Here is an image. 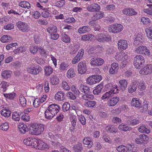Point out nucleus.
<instances>
[{"label":"nucleus","instance_id":"09e8293b","mask_svg":"<svg viewBox=\"0 0 152 152\" xmlns=\"http://www.w3.org/2000/svg\"><path fill=\"white\" fill-rule=\"evenodd\" d=\"M35 67H33L32 68H28L27 69V71L28 72L34 75H36L38 74Z\"/></svg>","mask_w":152,"mask_h":152},{"label":"nucleus","instance_id":"37998d69","mask_svg":"<svg viewBox=\"0 0 152 152\" xmlns=\"http://www.w3.org/2000/svg\"><path fill=\"white\" fill-rule=\"evenodd\" d=\"M4 96L7 98L13 100L16 96V94L14 93H12L9 94H4Z\"/></svg>","mask_w":152,"mask_h":152},{"label":"nucleus","instance_id":"774afa93","mask_svg":"<svg viewBox=\"0 0 152 152\" xmlns=\"http://www.w3.org/2000/svg\"><path fill=\"white\" fill-rule=\"evenodd\" d=\"M14 24L12 23H10L7 24V25L4 26V28L7 30H11L13 29L14 28Z\"/></svg>","mask_w":152,"mask_h":152},{"label":"nucleus","instance_id":"1a4fd4ad","mask_svg":"<svg viewBox=\"0 0 152 152\" xmlns=\"http://www.w3.org/2000/svg\"><path fill=\"white\" fill-rule=\"evenodd\" d=\"M148 139V136L145 134L140 135L139 137L135 139V142L137 144H143L146 142Z\"/></svg>","mask_w":152,"mask_h":152},{"label":"nucleus","instance_id":"603ef678","mask_svg":"<svg viewBox=\"0 0 152 152\" xmlns=\"http://www.w3.org/2000/svg\"><path fill=\"white\" fill-rule=\"evenodd\" d=\"M62 40L65 43H68L70 42V39L69 37L66 35V34H64L62 35Z\"/></svg>","mask_w":152,"mask_h":152},{"label":"nucleus","instance_id":"a878e982","mask_svg":"<svg viewBox=\"0 0 152 152\" xmlns=\"http://www.w3.org/2000/svg\"><path fill=\"white\" fill-rule=\"evenodd\" d=\"M45 115L46 118L50 119L53 118L55 115L52 113V112L47 108L45 111Z\"/></svg>","mask_w":152,"mask_h":152},{"label":"nucleus","instance_id":"c756f323","mask_svg":"<svg viewBox=\"0 0 152 152\" xmlns=\"http://www.w3.org/2000/svg\"><path fill=\"white\" fill-rule=\"evenodd\" d=\"M103 84L101 83L98 85L95 89L93 91V93L94 94H98L100 93L103 87Z\"/></svg>","mask_w":152,"mask_h":152},{"label":"nucleus","instance_id":"f704fd0d","mask_svg":"<svg viewBox=\"0 0 152 152\" xmlns=\"http://www.w3.org/2000/svg\"><path fill=\"white\" fill-rule=\"evenodd\" d=\"M113 91H111L106 92L102 97V99L107 100L111 98L113 96Z\"/></svg>","mask_w":152,"mask_h":152},{"label":"nucleus","instance_id":"5701e85b","mask_svg":"<svg viewBox=\"0 0 152 152\" xmlns=\"http://www.w3.org/2000/svg\"><path fill=\"white\" fill-rule=\"evenodd\" d=\"M131 105L136 107H141V104L140 102L138 99L137 98H133L131 103Z\"/></svg>","mask_w":152,"mask_h":152},{"label":"nucleus","instance_id":"13d9d810","mask_svg":"<svg viewBox=\"0 0 152 152\" xmlns=\"http://www.w3.org/2000/svg\"><path fill=\"white\" fill-rule=\"evenodd\" d=\"M70 107V106L69 103L67 102H65L62 106L63 110L64 112H66L69 109Z\"/></svg>","mask_w":152,"mask_h":152},{"label":"nucleus","instance_id":"338daca9","mask_svg":"<svg viewBox=\"0 0 152 152\" xmlns=\"http://www.w3.org/2000/svg\"><path fill=\"white\" fill-rule=\"evenodd\" d=\"M25 51V48L21 47L17 48L16 49L14 50L13 52L15 54L22 53Z\"/></svg>","mask_w":152,"mask_h":152},{"label":"nucleus","instance_id":"6e6d98bb","mask_svg":"<svg viewBox=\"0 0 152 152\" xmlns=\"http://www.w3.org/2000/svg\"><path fill=\"white\" fill-rule=\"evenodd\" d=\"M34 139H32L31 140L29 138V139H25L23 140V142L26 145L31 146L32 145V143L34 141Z\"/></svg>","mask_w":152,"mask_h":152},{"label":"nucleus","instance_id":"bf43d9fd","mask_svg":"<svg viewBox=\"0 0 152 152\" xmlns=\"http://www.w3.org/2000/svg\"><path fill=\"white\" fill-rule=\"evenodd\" d=\"M68 66V64L64 62H63L60 64L59 69L61 71L65 70H66V68Z\"/></svg>","mask_w":152,"mask_h":152},{"label":"nucleus","instance_id":"4468645a","mask_svg":"<svg viewBox=\"0 0 152 152\" xmlns=\"http://www.w3.org/2000/svg\"><path fill=\"white\" fill-rule=\"evenodd\" d=\"M119 67L118 63H113L111 65V68L109 71L110 74L114 75L116 74L118 72Z\"/></svg>","mask_w":152,"mask_h":152},{"label":"nucleus","instance_id":"c03bdc74","mask_svg":"<svg viewBox=\"0 0 152 152\" xmlns=\"http://www.w3.org/2000/svg\"><path fill=\"white\" fill-rule=\"evenodd\" d=\"M1 114L5 117L10 116L11 114V112L8 109L3 110L1 111Z\"/></svg>","mask_w":152,"mask_h":152},{"label":"nucleus","instance_id":"f03ea898","mask_svg":"<svg viewBox=\"0 0 152 152\" xmlns=\"http://www.w3.org/2000/svg\"><path fill=\"white\" fill-rule=\"evenodd\" d=\"M102 77L99 75H93L87 78L86 83L92 85L98 83L102 80Z\"/></svg>","mask_w":152,"mask_h":152},{"label":"nucleus","instance_id":"680f3d73","mask_svg":"<svg viewBox=\"0 0 152 152\" xmlns=\"http://www.w3.org/2000/svg\"><path fill=\"white\" fill-rule=\"evenodd\" d=\"M116 149L119 152H126L127 147L124 145H121L117 147Z\"/></svg>","mask_w":152,"mask_h":152},{"label":"nucleus","instance_id":"9d476101","mask_svg":"<svg viewBox=\"0 0 152 152\" xmlns=\"http://www.w3.org/2000/svg\"><path fill=\"white\" fill-rule=\"evenodd\" d=\"M100 9V6L95 3L90 4L87 7V10L91 12H98Z\"/></svg>","mask_w":152,"mask_h":152},{"label":"nucleus","instance_id":"69168bd1","mask_svg":"<svg viewBox=\"0 0 152 152\" xmlns=\"http://www.w3.org/2000/svg\"><path fill=\"white\" fill-rule=\"evenodd\" d=\"M30 51L33 54H36L38 51V47L34 46H30L29 49Z\"/></svg>","mask_w":152,"mask_h":152},{"label":"nucleus","instance_id":"de8ad7c7","mask_svg":"<svg viewBox=\"0 0 152 152\" xmlns=\"http://www.w3.org/2000/svg\"><path fill=\"white\" fill-rule=\"evenodd\" d=\"M92 35L90 34L84 35L82 37L81 39L83 41H91L92 39Z\"/></svg>","mask_w":152,"mask_h":152},{"label":"nucleus","instance_id":"f3484780","mask_svg":"<svg viewBox=\"0 0 152 152\" xmlns=\"http://www.w3.org/2000/svg\"><path fill=\"white\" fill-rule=\"evenodd\" d=\"M105 130L108 133H116L118 131V129L114 126L110 125L105 127Z\"/></svg>","mask_w":152,"mask_h":152},{"label":"nucleus","instance_id":"052dcab7","mask_svg":"<svg viewBox=\"0 0 152 152\" xmlns=\"http://www.w3.org/2000/svg\"><path fill=\"white\" fill-rule=\"evenodd\" d=\"M141 22H142L143 24L147 25L150 23L151 21L148 18L142 17L141 19Z\"/></svg>","mask_w":152,"mask_h":152},{"label":"nucleus","instance_id":"58836bf2","mask_svg":"<svg viewBox=\"0 0 152 152\" xmlns=\"http://www.w3.org/2000/svg\"><path fill=\"white\" fill-rule=\"evenodd\" d=\"M73 149L76 152H81L83 149L82 144L79 143L77 144L74 145Z\"/></svg>","mask_w":152,"mask_h":152},{"label":"nucleus","instance_id":"0eeeda50","mask_svg":"<svg viewBox=\"0 0 152 152\" xmlns=\"http://www.w3.org/2000/svg\"><path fill=\"white\" fill-rule=\"evenodd\" d=\"M144 37L141 34H138L135 36L133 44L137 47L138 45H142L144 41Z\"/></svg>","mask_w":152,"mask_h":152},{"label":"nucleus","instance_id":"dca6fc26","mask_svg":"<svg viewBox=\"0 0 152 152\" xmlns=\"http://www.w3.org/2000/svg\"><path fill=\"white\" fill-rule=\"evenodd\" d=\"M47 98V96L46 95H43L41 99L36 98L35 99L34 101L33 102V104L34 107H37L38 105L39 104V103H36V102H37V103L39 102L42 103L44 102L46 99Z\"/></svg>","mask_w":152,"mask_h":152},{"label":"nucleus","instance_id":"cd10ccee","mask_svg":"<svg viewBox=\"0 0 152 152\" xmlns=\"http://www.w3.org/2000/svg\"><path fill=\"white\" fill-rule=\"evenodd\" d=\"M118 128L123 131H130L132 129V128L127 126L126 125L122 123L119 125Z\"/></svg>","mask_w":152,"mask_h":152},{"label":"nucleus","instance_id":"6e6552de","mask_svg":"<svg viewBox=\"0 0 152 152\" xmlns=\"http://www.w3.org/2000/svg\"><path fill=\"white\" fill-rule=\"evenodd\" d=\"M152 72V65L151 64H148L142 68L140 71V73L144 75L150 74Z\"/></svg>","mask_w":152,"mask_h":152},{"label":"nucleus","instance_id":"6ab92c4d","mask_svg":"<svg viewBox=\"0 0 152 152\" xmlns=\"http://www.w3.org/2000/svg\"><path fill=\"white\" fill-rule=\"evenodd\" d=\"M29 128V132L31 134L38 135L37 124H32Z\"/></svg>","mask_w":152,"mask_h":152},{"label":"nucleus","instance_id":"f8f14e48","mask_svg":"<svg viewBox=\"0 0 152 152\" xmlns=\"http://www.w3.org/2000/svg\"><path fill=\"white\" fill-rule=\"evenodd\" d=\"M48 108L52 112V113L54 114L55 115L58 112L60 109L59 106L56 104H53L49 105Z\"/></svg>","mask_w":152,"mask_h":152},{"label":"nucleus","instance_id":"412c9836","mask_svg":"<svg viewBox=\"0 0 152 152\" xmlns=\"http://www.w3.org/2000/svg\"><path fill=\"white\" fill-rule=\"evenodd\" d=\"M120 84L119 87L122 91H124L126 89L128 84V82L125 79L121 80L119 81Z\"/></svg>","mask_w":152,"mask_h":152},{"label":"nucleus","instance_id":"393cba45","mask_svg":"<svg viewBox=\"0 0 152 152\" xmlns=\"http://www.w3.org/2000/svg\"><path fill=\"white\" fill-rule=\"evenodd\" d=\"M65 94L61 91H59L56 94L55 98L56 100L61 101L64 100L65 98Z\"/></svg>","mask_w":152,"mask_h":152},{"label":"nucleus","instance_id":"79ce46f5","mask_svg":"<svg viewBox=\"0 0 152 152\" xmlns=\"http://www.w3.org/2000/svg\"><path fill=\"white\" fill-rule=\"evenodd\" d=\"M53 70L50 66H46L45 67V75L46 76H49L53 72Z\"/></svg>","mask_w":152,"mask_h":152},{"label":"nucleus","instance_id":"a18cd8bd","mask_svg":"<svg viewBox=\"0 0 152 152\" xmlns=\"http://www.w3.org/2000/svg\"><path fill=\"white\" fill-rule=\"evenodd\" d=\"M20 6L22 7L25 8H27L28 9L31 7V6L30 4L26 1H22L20 3Z\"/></svg>","mask_w":152,"mask_h":152},{"label":"nucleus","instance_id":"7ed1b4c3","mask_svg":"<svg viewBox=\"0 0 152 152\" xmlns=\"http://www.w3.org/2000/svg\"><path fill=\"white\" fill-rule=\"evenodd\" d=\"M16 24L17 28L23 32H28L29 31L28 25L25 22L19 21Z\"/></svg>","mask_w":152,"mask_h":152},{"label":"nucleus","instance_id":"5fc2aeb1","mask_svg":"<svg viewBox=\"0 0 152 152\" xmlns=\"http://www.w3.org/2000/svg\"><path fill=\"white\" fill-rule=\"evenodd\" d=\"M138 130L139 132L142 133H148L150 132V130L146 128L144 126H141L139 128Z\"/></svg>","mask_w":152,"mask_h":152},{"label":"nucleus","instance_id":"8fccbe9b","mask_svg":"<svg viewBox=\"0 0 152 152\" xmlns=\"http://www.w3.org/2000/svg\"><path fill=\"white\" fill-rule=\"evenodd\" d=\"M47 30V31L51 34L53 33L57 32V28L55 26H53L51 27L48 28Z\"/></svg>","mask_w":152,"mask_h":152},{"label":"nucleus","instance_id":"0e129e2a","mask_svg":"<svg viewBox=\"0 0 152 152\" xmlns=\"http://www.w3.org/2000/svg\"><path fill=\"white\" fill-rule=\"evenodd\" d=\"M38 135L40 134L43 131L44 128V126L42 124H37Z\"/></svg>","mask_w":152,"mask_h":152},{"label":"nucleus","instance_id":"a19ab883","mask_svg":"<svg viewBox=\"0 0 152 152\" xmlns=\"http://www.w3.org/2000/svg\"><path fill=\"white\" fill-rule=\"evenodd\" d=\"M94 98V95L92 94H84L82 96L83 99L86 101H90L92 100Z\"/></svg>","mask_w":152,"mask_h":152},{"label":"nucleus","instance_id":"b1692460","mask_svg":"<svg viewBox=\"0 0 152 152\" xmlns=\"http://www.w3.org/2000/svg\"><path fill=\"white\" fill-rule=\"evenodd\" d=\"M137 87V85L135 83H131L128 87V91L129 93H132L136 90Z\"/></svg>","mask_w":152,"mask_h":152},{"label":"nucleus","instance_id":"e2e57ef3","mask_svg":"<svg viewBox=\"0 0 152 152\" xmlns=\"http://www.w3.org/2000/svg\"><path fill=\"white\" fill-rule=\"evenodd\" d=\"M9 128L8 124L7 123H4L0 126V129L3 131L7 130Z\"/></svg>","mask_w":152,"mask_h":152},{"label":"nucleus","instance_id":"39448f33","mask_svg":"<svg viewBox=\"0 0 152 152\" xmlns=\"http://www.w3.org/2000/svg\"><path fill=\"white\" fill-rule=\"evenodd\" d=\"M123 28V26L121 24L116 23L110 26L109 28V30L110 32H112V33H116L121 31Z\"/></svg>","mask_w":152,"mask_h":152},{"label":"nucleus","instance_id":"3c124183","mask_svg":"<svg viewBox=\"0 0 152 152\" xmlns=\"http://www.w3.org/2000/svg\"><path fill=\"white\" fill-rule=\"evenodd\" d=\"M149 7L148 9L144 10V12L148 14L152 15V4H148Z\"/></svg>","mask_w":152,"mask_h":152},{"label":"nucleus","instance_id":"4c0bfd02","mask_svg":"<svg viewBox=\"0 0 152 152\" xmlns=\"http://www.w3.org/2000/svg\"><path fill=\"white\" fill-rule=\"evenodd\" d=\"M145 31L147 33V36L150 41H152V26L148 27Z\"/></svg>","mask_w":152,"mask_h":152},{"label":"nucleus","instance_id":"c9c22d12","mask_svg":"<svg viewBox=\"0 0 152 152\" xmlns=\"http://www.w3.org/2000/svg\"><path fill=\"white\" fill-rule=\"evenodd\" d=\"M7 83L5 81H2L0 84V92H4L5 91L8 86Z\"/></svg>","mask_w":152,"mask_h":152},{"label":"nucleus","instance_id":"72a5a7b5","mask_svg":"<svg viewBox=\"0 0 152 152\" xmlns=\"http://www.w3.org/2000/svg\"><path fill=\"white\" fill-rule=\"evenodd\" d=\"M50 82L53 85H56L59 83V79L56 75H53L50 77Z\"/></svg>","mask_w":152,"mask_h":152},{"label":"nucleus","instance_id":"e433bc0d","mask_svg":"<svg viewBox=\"0 0 152 152\" xmlns=\"http://www.w3.org/2000/svg\"><path fill=\"white\" fill-rule=\"evenodd\" d=\"M96 104V102L94 101H89L85 102L84 105L88 107H95Z\"/></svg>","mask_w":152,"mask_h":152},{"label":"nucleus","instance_id":"f257e3e1","mask_svg":"<svg viewBox=\"0 0 152 152\" xmlns=\"http://www.w3.org/2000/svg\"><path fill=\"white\" fill-rule=\"evenodd\" d=\"M145 62L144 57L141 55H137L134 58V65L135 68L138 69H139Z\"/></svg>","mask_w":152,"mask_h":152},{"label":"nucleus","instance_id":"c85d7f7f","mask_svg":"<svg viewBox=\"0 0 152 152\" xmlns=\"http://www.w3.org/2000/svg\"><path fill=\"white\" fill-rule=\"evenodd\" d=\"M48 135L50 136L51 139L57 142L61 139V135L60 134H56L55 135H53L51 133H48Z\"/></svg>","mask_w":152,"mask_h":152},{"label":"nucleus","instance_id":"49530a36","mask_svg":"<svg viewBox=\"0 0 152 152\" xmlns=\"http://www.w3.org/2000/svg\"><path fill=\"white\" fill-rule=\"evenodd\" d=\"M127 124L129 125L134 126L138 124L139 123V121L137 119L129 120L127 121Z\"/></svg>","mask_w":152,"mask_h":152},{"label":"nucleus","instance_id":"ddd939ff","mask_svg":"<svg viewBox=\"0 0 152 152\" xmlns=\"http://www.w3.org/2000/svg\"><path fill=\"white\" fill-rule=\"evenodd\" d=\"M37 144L36 147L39 150H43L47 148L48 146L45 142L42 140L39 139L37 141Z\"/></svg>","mask_w":152,"mask_h":152},{"label":"nucleus","instance_id":"4d7b16f0","mask_svg":"<svg viewBox=\"0 0 152 152\" xmlns=\"http://www.w3.org/2000/svg\"><path fill=\"white\" fill-rule=\"evenodd\" d=\"M21 114H19L18 113L14 112L12 114V119L16 121H18L20 120V117L21 116Z\"/></svg>","mask_w":152,"mask_h":152},{"label":"nucleus","instance_id":"423d86ee","mask_svg":"<svg viewBox=\"0 0 152 152\" xmlns=\"http://www.w3.org/2000/svg\"><path fill=\"white\" fill-rule=\"evenodd\" d=\"M104 62V60L102 58L94 57L91 59L90 64L93 66H99L102 65Z\"/></svg>","mask_w":152,"mask_h":152},{"label":"nucleus","instance_id":"ea45409f","mask_svg":"<svg viewBox=\"0 0 152 152\" xmlns=\"http://www.w3.org/2000/svg\"><path fill=\"white\" fill-rule=\"evenodd\" d=\"M12 40V39L7 35H4L2 36L0 39L1 41L3 43H6Z\"/></svg>","mask_w":152,"mask_h":152},{"label":"nucleus","instance_id":"2f4dec72","mask_svg":"<svg viewBox=\"0 0 152 152\" xmlns=\"http://www.w3.org/2000/svg\"><path fill=\"white\" fill-rule=\"evenodd\" d=\"M18 128L20 132L23 134H25L28 131V128L25 124H23L20 125Z\"/></svg>","mask_w":152,"mask_h":152},{"label":"nucleus","instance_id":"473e14b6","mask_svg":"<svg viewBox=\"0 0 152 152\" xmlns=\"http://www.w3.org/2000/svg\"><path fill=\"white\" fill-rule=\"evenodd\" d=\"M67 76L69 78H73L75 77L76 74L73 68H70L67 73Z\"/></svg>","mask_w":152,"mask_h":152},{"label":"nucleus","instance_id":"aec40b11","mask_svg":"<svg viewBox=\"0 0 152 152\" xmlns=\"http://www.w3.org/2000/svg\"><path fill=\"white\" fill-rule=\"evenodd\" d=\"M83 143L84 145H87V147L89 148H91L93 145L92 140L90 138L86 137L83 140Z\"/></svg>","mask_w":152,"mask_h":152},{"label":"nucleus","instance_id":"2eb2a0df","mask_svg":"<svg viewBox=\"0 0 152 152\" xmlns=\"http://www.w3.org/2000/svg\"><path fill=\"white\" fill-rule=\"evenodd\" d=\"M118 49L122 50L126 49L128 47L127 41L125 40H121L118 41Z\"/></svg>","mask_w":152,"mask_h":152},{"label":"nucleus","instance_id":"20e7f679","mask_svg":"<svg viewBox=\"0 0 152 152\" xmlns=\"http://www.w3.org/2000/svg\"><path fill=\"white\" fill-rule=\"evenodd\" d=\"M135 51L137 54H144L145 55L149 56L150 55V50L147 47L143 45H141L136 48Z\"/></svg>","mask_w":152,"mask_h":152},{"label":"nucleus","instance_id":"9b49d317","mask_svg":"<svg viewBox=\"0 0 152 152\" xmlns=\"http://www.w3.org/2000/svg\"><path fill=\"white\" fill-rule=\"evenodd\" d=\"M78 68L79 73L81 74L85 73L87 70L86 63L85 62H80L78 65Z\"/></svg>","mask_w":152,"mask_h":152},{"label":"nucleus","instance_id":"864d4df0","mask_svg":"<svg viewBox=\"0 0 152 152\" xmlns=\"http://www.w3.org/2000/svg\"><path fill=\"white\" fill-rule=\"evenodd\" d=\"M104 15V14L103 12L100 13H97L95 15L93 16L92 18L95 21L102 18L103 17Z\"/></svg>","mask_w":152,"mask_h":152},{"label":"nucleus","instance_id":"a211bd4d","mask_svg":"<svg viewBox=\"0 0 152 152\" xmlns=\"http://www.w3.org/2000/svg\"><path fill=\"white\" fill-rule=\"evenodd\" d=\"M119 100V98L118 97H114L108 101V105L110 106H114L117 104Z\"/></svg>","mask_w":152,"mask_h":152},{"label":"nucleus","instance_id":"4be33fe9","mask_svg":"<svg viewBox=\"0 0 152 152\" xmlns=\"http://www.w3.org/2000/svg\"><path fill=\"white\" fill-rule=\"evenodd\" d=\"M12 72L10 70H5L2 72L1 75L2 77L6 79L10 78L11 76Z\"/></svg>","mask_w":152,"mask_h":152},{"label":"nucleus","instance_id":"bb28decb","mask_svg":"<svg viewBox=\"0 0 152 152\" xmlns=\"http://www.w3.org/2000/svg\"><path fill=\"white\" fill-rule=\"evenodd\" d=\"M91 30L90 28L88 26H85L80 27L78 30L79 33L82 34L88 32Z\"/></svg>","mask_w":152,"mask_h":152},{"label":"nucleus","instance_id":"7c9ffc66","mask_svg":"<svg viewBox=\"0 0 152 152\" xmlns=\"http://www.w3.org/2000/svg\"><path fill=\"white\" fill-rule=\"evenodd\" d=\"M80 89L82 92L85 94H88L90 92V88L86 85L81 84L80 86Z\"/></svg>","mask_w":152,"mask_h":152}]
</instances>
